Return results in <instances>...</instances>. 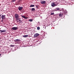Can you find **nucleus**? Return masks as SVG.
Listing matches in <instances>:
<instances>
[{"label":"nucleus","mask_w":74,"mask_h":74,"mask_svg":"<svg viewBox=\"0 0 74 74\" xmlns=\"http://www.w3.org/2000/svg\"><path fill=\"white\" fill-rule=\"evenodd\" d=\"M15 18L16 20H19V15L18 14H15Z\"/></svg>","instance_id":"nucleus-1"},{"label":"nucleus","mask_w":74,"mask_h":74,"mask_svg":"<svg viewBox=\"0 0 74 74\" xmlns=\"http://www.w3.org/2000/svg\"><path fill=\"white\" fill-rule=\"evenodd\" d=\"M51 4V7H54L55 6H57V5L56 4H55L54 2H52Z\"/></svg>","instance_id":"nucleus-2"},{"label":"nucleus","mask_w":74,"mask_h":74,"mask_svg":"<svg viewBox=\"0 0 74 74\" xmlns=\"http://www.w3.org/2000/svg\"><path fill=\"white\" fill-rule=\"evenodd\" d=\"M38 36H40V34L36 33L34 34V38H36V37Z\"/></svg>","instance_id":"nucleus-3"},{"label":"nucleus","mask_w":74,"mask_h":74,"mask_svg":"<svg viewBox=\"0 0 74 74\" xmlns=\"http://www.w3.org/2000/svg\"><path fill=\"white\" fill-rule=\"evenodd\" d=\"M1 18L3 19H4L5 18V15H2L1 16Z\"/></svg>","instance_id":"nucleus-4"},{"label":"nucleus","mask_w":74,"mask_h":74,"mask_svg":"<svg viewBox=\"0 0 74 74\" xmlns=\"http://www.w3.org/2000/svg\"><path fill=\"white\" fill-rule=\"evenodd\" d=\"M40 3H41L42 4H45V3H46V1H40Z\"/></svg>","instance_id":"nucleus-5"},{"label":"nucleus","mask_w":74,"mask_h":74,"mask_svg":"<svg viewBox=\"0 0 74 74\" xmlns=\"http://www.w3.org/2000/svg\"><path fill=\"white\" fill-rule=\"evenodd\" d=\"M18 9L19 11H21V10H22L23 9V7L19 6L18 8Z\"/></svg>","instance_id":"nucleus-6"},{"label":"nucleus","mask_w":74,"mask_h":74,"mask_svg":"<svg viewBox=\"0 0 74 74\" xmlns=\"http://www.w3.org/2000/svg\"><path fill=\"white\" fill-rule=\"evenodd\" d=\"M12 29L15 30H17L18 27H14L12 28Z\"/></svg>","instance_id":"nucleus-7"},{"label":"nucleus","mask_w":74,"mask_h":74,"mask_svg":"<svg viewBox=\"0 0 74 74\" xmlns=\"http://www.w3.org/2000/svg\"><path fill=\"white\" fill-rule=\"evenodd\" d=\"M0 32H1V33H3V32H6V30L5 29L3 30H0Z\"/></svg>","instance_id":"nucleus-8"},{"label":"nucleus","mask_w":74,"mask_h":74,"mask_svg":"<svg viewBox=\"0 0 74 74\" xmlns=\"http://www.w3.org/2000/svg\"><path fill=\"white\" fill-rule=\"evenodd\" d=\"M63 15V13H61V14H59V16H60V17H61V16H62V15Z\"/></svg>","instance_id":"nucleus-9"},{"label":"nucleus","mask_w":74,"mask_h":74,"mask_svg":"<svg viewBox=\"0 0 74 74\" xmlns=\"http://www.w3.org/2000/svg\"><path fill=\"white\" fill-rule=\"evenodd\" d=\"M28 37V35H24L23 36V37H24L25 38L26 37Z\"/></svg>","instance_id":"nucleus-10"},{"label":"nucleus","mask_w":74,"mask_h":74,"mask_svg":"<svg viewBox=\"0 0 74 74\" xmlns=\"http://www.w3.org/2000/svg\"><path fill=\"white\" fill-rule=\"evenodd\" d=\"M24 19H27V18L25 17V16H21Z\"/></svg>","instance_id":"nucleus-11"},{"label":"nucleus","mask_w":74,"mask_h":74,"mask_svg":"<svg viewBox=\"0 0 74 74\" xmlns=\"http://www.w3.org/2000/svg\"><path fill=\"white\" fill-rule=\"evenodd\" d=\"M14 42H16V41H20V40L19 39H17L14 40Z\"/></svg>","instance_id":"nucleus-12"},{"label":"nucleus","mask_w":74,"mask_h":74,"mask_svg":"<svg viewBox=\"0 0 74 74\" xmlns=\"http://www.w3.org/2000/svg\"><path fill=\"white\" fill-rule=\"evenodd\" d=\"M56 10H58V11H59L60 10V8H56Z\"/></svg>","instance_id":"nucleus-13"},{"label":"nucleus","mask_w":74,"mask_h":74,"mask_svg":"<svg viewBox=\"0 0 74 74\" xmlns=\"http://www.w3.org/2000/svg\"><path fill=\"white\" fill-rule=\"evenodd\" d=\"M32 11H35V8H32L31 9Z\"/></svg>","instance_id":"nucleus-14"},{"label":"nucleus","mask_w":74,"mask_h":74,"mask_svg":"<svg viewBox=\"0 0 74 74\" xmlns=\"http://www.w3.org/2000/svg\"><path fill=\"white\" fill-rule=\"evenodd\" d=\"M17 22H22L21 20H20V19H18V20H16Z\"/></svg>","instance_id":"nucleus-15"},{"label":"nucleus","mask_w":74,"mask_h":74,"mask_svg":"<svg viewBox=\"0 0 74 74\" xmlns=\"http://www.w3.org/2000/svg\"><path fill=\"white\" fill-rule=\"evenodd\" d=\"M34 7V5H30V7Z\"/></svg>","instance_id":"nucleus-16"},{"label":"nucleus","mask_w":74,"mask_h":74,"mask_svg":"<svg viewBox=\"0 0 74 74\" xmlns=\"http://www.w3.org/2000/svg\"><path fill=\"white\" fill-rule=\"evenodd\" d=\"M30 22H32L33 21V20L32 19H30L28 20Z\"/></svg>","instance_id":"nucleus-17"},{"label":"nucleus","mask_w":74,"mask_h":74,"mask_svg":"<svg viewBox=\"0 0 74 74\" xmlns=\"http://www.w3.org/2000/svg\"><path fill=\"white\" fill-rule=\"evenodd\" d=\"M37 30H40V27H37Z\"/></svg>","instance_id":"nucleus-18"},{"label":"nucleus","mask_w":74,"mask_h":74,"mask_svg":"<svg viewBox=\"0 0 74 74\" xmlns=\"http://www.w3.org/2000/svg\"><path fill=\"white\" fill-rule=\"evenodd\" d=\"M53 14H54V13H51V14H50V15H53Z\"/></svg>","instance_id":"nucleus-19"},{"label":"nucleus","mask_w":74,"mask_h":74,"mask_svg":"<svg viewBox=\"0 0 74 74\" xmlns=\"http://www.w3.org/2000/svg\"><path fill=\"white\" fill-rule=\"evenodd\" d=\"M10 47H14V45H11Z\"/></svg>","instance_id":"nucleus-20"},{"label":"nucleus","mask_w":74,"mask_h":74,"mask_svg":"<svg viewBox=\"0 0 74 74\" xmlns=\"http://www.w3.org/2000/svg\"><path fill=\"white\" fill-rule=\"evenodd\" d=\"M15 0H12V1H13V2H14V1H15Z\"/></svg>","instance_id":"nucleus-21"},{"label":"nucleus","mask_w":74,"mask_h":74,"mask_svg":"<svg viewBox=\"0 0 74 74\" xmlns=\"http://www.w3.org/2000/svg\"><path fill=\"white\" fill-rule=\"evenodd\" d=\"M36 7L37 8H38V7L37 6V5H36Z\"/></svg>","instance_id":"nucleus-22"},{"label":"nucleus","mask_w":74,"mask_h":74,"mask_svg":"<svg viewBox=\"0 0 74 74\" xmlns=\"http://www.w3.org/2000/svg\"><path fill=\"white\" fill-rule=\"evenodd\" d=\"M1 18V15L0 14V19Z\"/></svg>","instance_id":"nucleus-23"},{"label":"nucleus","mask_w":74,"mask_h":74,"mask_svg":"<svg viewBox=\"0 0 74 74\" xmlns=\"http://www.w3.org/2000/svg\"><path fill=\"white\" fill-rule=\"evenodd\" d=\"M1 54H0V56H1Z\"/></svg>","instance_id":"nucleus-24"},{"label":"nucleus","mask_w":74,"mask_h":74,"mask_svg":"<svg viewBox=\"0 0 74 74\" xmlns=\"http://www.w3.org/2000/svg\"><path fill=\"white\" fill-rule=\"evenodd\" d=\"M41 1H42V0H40Z\"/></svg>","instance_id":"nucleus-25"}]
</instances>
